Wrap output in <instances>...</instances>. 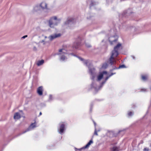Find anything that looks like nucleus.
<instances>
[{"instance_id":"obj_1","label":"nucleus","mask_w":151,"mask_h":151,"mask_svg":"<svg viewBox=\"0 0 151 151\" xmlns=\"http://www.w3.org/2000/svg\"><path fill=\"white\" fill-rule=\"evenodd\" d=\"M121 46V44H118L114 47V50L112 51L111 56L108 61L111 65H114L116 63L115 58L118 55V50Z\"/></svg>"},{"instance_id":"obj_2","label":"nucleus","mask_w":151,"mask_h":151,"mask_svg":"<svg viewBox=\"0 0 151 151\" xmlns=\"http://www.w3.org/2000/svg\"><path fill=\"white\" fill-rule=\"evenodd\" d=\"M107 72L106 71H104L100 73L97 77L96 81H93L91 84V88H94V90L96 91L100 89L104 84L101 85V84L100 86H97L96 85V82L100 81L104 75V74L107 75Z\"/></svg>"},{"instance_id":"obj_3","label":"nucleus","mask_w":151,"mask_h":151,"mask_svg":"<svg viewBox=\"0 0 151 151\" xmlns=\"http://www.w3.org/2000/svg\"><path fill=\"white\" fill-rule=\"evenodd\" d=\"M81 61H82L84 64L88 67L89 73L92 76V79L93 80L94 78V71L95 69L92 65L91 62L88 60H84L83 58L77 57Z\"/></svg>"},{"instance_id":"obj_4","label":"nucleus","mask_w":151,"mask_h":151,"mask_svg":"<svg viewBox=\"0 0 151 151\" xmlns=\"http://www.w3.org/2000/svg\"><path fill=\"white\" fill-rule=\"evenodd\" d=\"M61 19L58 18L56 16L51 17L49 20V25L51 28H53L57 26L60 23Z\"/></svg>"},{"instance_id":"obj_5","label":"nucleus","mask_w":151,"mask_h":151,"mask_svg":"<svg viewBox=\"0 0 151 151\" xmlns=\"http://www.w3.org/2000/svg\"><path fill=\"white\" fill-rule=\"evenodd\" d=\"M59 55L60 60L61 61H64L67 60V51L64 49H61L59 50L57 54Z\"/></svg>"},{"instance_id":"obj_6","label":"nucleus","mask_w":151,"mask_h":151,"mask_svg":"<svg viewBox=\"0 0 151 151\" xmlns=\"http://www.w3.org/2000/svg\"><path fill=\"white\" fill-rule=\"evenodd\" d=\"M39 4L41 9L42 10H47L49 9L47 4L45 1H42Z\"/></svg>"},{"instance_id":"obj_7","label":"nucleus","mask_w":151,"mask_h":151,"mask_svg":"<svg viewBox=\"0 0 151 151\" xmlns=\"http://www.w3.org/2000/svg\"><path fill=\"white\" fill-rule=\"evenodd\" d=\"M65 130V125L63 123L59 124V127L58 128V132L62 134H63L64 131Z\"/></svg>"},{"instance_id":"obj_8","label":"nucleus","mask_w":151,"mask_h":151,"mask_svg":"<svg viewBox=\"0 0 151 151\" xmlns=\"http://www.w3.org/2000/svg\"><path fill=\"white\" fill-rule=\"evenodd\" d=\"M118 37L117 36H114L109 38V41L111 45L114 44L117 41Z\"/></svg>"},{"instance_id":"obj_9","label":"nucleus","mask_w":151,"mask_h":151,"mask_svg":"<svg viewBox=\"0 0 151 151\" xmlns=\"http://www.w3.org/2000/svg\"><path fill=\"white\" fill-rule=\"evenodd\" d=\"M36 127V124L35 123H32L27 129L25 131H23L22 134H24L28 131L33 129L34 128Z\"/></svg>"},{"instance_id":"obj_10","label":"nucleus","mask_w":151,"mask_h":151,"mask_svg":"<svg viewBox=\"0 0 151 151\" xmlns=\"http://www.w3.org/2000/svg\"><path fill=\"white\" fill-rule=\"evenodd\" d=\"M60 36V34H55L53 35H52L49 36L48 38L49 40L51 41L52 40Z\"/></svg>"},{"instance_id":"obj_11","label":"nucleus","mask_w":151,"mask_h":151,"mask_svg":"<svg viewBox=\"0 0 151 151\" xmlns=\"http://www.w3.org/2000/svg\"><path fill=\"white\" fill-rule=\"evenodd\" d=\"M41 9L39 4H37L34 6L33 11L34 12H37L38 11H40Z\"/></svg>"},{"instance_id":"obj_12","label":"nucleus","mask_w":151,"mask_h":151,"mask_svg":"<svg viewBox=\"0 0 151 151\" xmlns=\"http://www.w3.org/2000/svg\"><path fill=\"white\" fill-rule=\"evenodd\" d=\"M43 91V87L42 86L39 87L37 89V92L39 95L41 96L42 94Z\"/></svg>"},{"instance_id":"obj_13","label":"nucleus","mask_w":151,"mask_h":151,"mask_svg":"<svg viewBox=\"0 0 151 151\" xmlns=\"http://www.w3.org/2000/svg\"><path fill=\"white\" fill-rule=\"evenodd\" d=\"M42 37H43L44 38V39L41 41H40L39 42L40 43H42L43 45H45L46 44L47 42L45 41L47 37L46 36H44L43 35H42Z\"/></svg>"},{"instance_id":"obj_14","label":"nucleus","mask_w":151,"mask_h":151,"mask_svg":"<svg viewBox=\"0 0 151 151\" xmlns=\"http://www.w3.org/2000/svg\"><path fill=\"white\" fill-rule=\"evenodd\" d=\"M20 117V115L19 113H16L14 115V118L15 119H19Z\"/></svg>"},{"instance_id":"obj_15","label":"nucleus","mask_w":151,"mask_h":151,"mask_svg":"<svg viewBox=\"0 0 151 151\" xmlns=\"http://www.w3.org/2000/svg\"><path fill=\"white\" fill-rule=\"evenodd\" d=\"M115 73H111V74H110L108 76L106 77V78H105V81H103L102 82L101 85H103V84H104L105 83V82H106V81L108 79V78L109 77H110L112 75H113L114 74H115Z\"/></svg>"},{"instance_id":"obj_16","label":"nucleus","mask_w":151,"mask_h":151,"mask_svg":"<svg viewBox=\"0 0 151 151\" xmlns=\"http://www.w3.org/2000/svg\"><path fill=\"white\" fill-rule=\"evenodd\" d=\"M92 139L90 140L89 142L83 147V148H86L88 147L89 146L93 143Z\"/></svg>"},{"instance_id":"obj_17","label":"nucleus","mask_w":151,"mask_h":151,"mask_svg":"<svg viewBox=\"0 0 151 151\" xmlns=\"http://www.w3.org/2000/svg\"><path fill=\"white\" fill-rule=\"evenodd\" d=\"M80 45V43L79 42H75L74 43L73 45V47L75 48L76 49H77L78 48L79 46Z\"/></svg>"},{"instance_id":"obj_18","label":"nucleus","mask_w":151,"mask_h":151,"mask_svg":"<svg viewBox=\"0 0 151 151\" xmlns=\"http://www.w3.org/2000/svg\"><path fill=\"white\" fill-rule=\"evenodd\" d=\"M44 63V60H41L37 61V65L38 66H40L42 65Z\"/></svg>"},{"instance_id":"obj_19","label":"nucleus","mask_w":151,"mask_h":151,"mask_svg":"<svg viewBox=\"0 0 151 151\" xmlns=\"http://www.w3.org/2000/svg\"><path fill=\"white\" fill-rule=\"evenodd\" d=\"M125 67V66L124 65H121L118 68H117L115 66L113 68L112 70H111V71H112L113 70H115L116 69L123 68L124 67Z\"/></svg>"},{"instance_id":"obj_20","label":"nucleus","mask_w":151,"mask_h":151,"mask_svg":"<svg viewBox=\"0 0 151 151\" xmlns=\"http://www.w3.org/2000/svg\"><path fill=\"white\" fill-rule=\"evenodd\" d=\"M148 76L147 75H142V79L144 81H146L147 79V78Z\"/></svg>"},{"instance_id":"obj_21","label":"nucleus","mask_w":151,"mask_h":151,"mask_svg":"<svg viewBox=\"0 0 151 151\" xmlns=\"http://www.w3.org/2000/svg\"><path fill=\"white\" fill-rule=\"evenodd\" d=\"M72 19H69L66 21L65 23V24H70V23H71V22H72Z\"/></svg>"},{"instance_id":"obj_22","label":"nucleus","mask_w":151,"mask_h":151,"mask_svg":"<svg viewBox=\"0 0 151 151\" xmlns=\"http://www.w3.org/2000/svg\"><path fill=\"white\" fill-rule=\"evenodd\" d=\"M107 66L108 65L107 63H105L103 64L102 68L103 69H105L107 67Z\"/></svg>"},{"instance_id":"obj_23","label":"nucleus","mask_w":151,"mask_h":151,"mask_svg":"<svg viewBox=\"0 0 151 151\" xmlns=\"http://www.w3.org/2000/svg\"><path fill=\"white\" fill-rule=\"evenodd\" d=\"M119 149L116 147H114L112 149V151H118Z\"/></svg>"},{"instance_id":"obj_24","label":"nucleus","mask_w":151,"mask_h":151,"mask_svg":"<svg viewBox=\"0 0 151 151\" xmlns=\"http://www.w3.org/2000/svg\"><path fill=\"white\" fill-rule=\"evenodd\" d=\"M98 132L97 131V128L96 127H95V131H94V135H96V136H98V134L97 133Z\"/></svg>"},{"instance_id":"obj_25","label":"nucleus","mask_w":151,"mask_h":151,"mask_svg":"<svg viewBox=\"0 0 151 151\" xmlns=\"http://www.w3.org/2000/svg\"><path fill=\"white\" fill-rule=\"evenodd\" d=\"M128 114L129 116H131L133 114V113L132 112L130 111L128 113Z\"/></svg>"},{"instance_id":"obj_26","label":"nucleus","mask_w":151,"mask_h":151,"mask_svg":"<svg viewBox=\"0 0 151 151\" xmlns=\"http://www.w3.org/2000/svg\"><path fill=\"white\" fill-rule=\"evenodd\" d=\"M86 45L87 47H91V45L89 43H86Z\"/></svg>"},{"instance_id":"obj_27","label":"nucleus","mask_w":151,"mask_h":151,"mask_svg":"<svg viewBox=\"0 0 151 151\" xmlns=\"http://www.w3.org/2000/svg\"><path fill=\"white\" fill-rule=\"evenodd\" d=\"M144 151H149V149L148 148H144L143 150Z\"/></svg>"},{"instance_id":"obj_28","label":"nucleus","mask_w":151,"mask_h":151,"mask_svg":"<svg viewBox=\"0 0 151 151\" xmlns=\"http://www.w3.org/2000/svg\"><path fill=\"white\" fill-rule=\"evenodd\" d=\"M52 96L51 95H50L49 96V99L50 100H52Z\"/></svg>"},{"instance_id":"obj_29","label":"nucleus","mask_w":151,"mask_h":151,"mask_svg":"<svg viewBox=\"0 0 151 151\" xmlns=\"http://www.w3.org/2000/svg\"><path fill=\"white\" fill-rule=\"evenodd\" d=\"M27 37V35H26L24 36L23 37H22V38H23V39H24L25 38Z\"/></svg>"},{"instance_id":"obj_30","label":"nucleus","mask_w":151,"mask_h":151,"mask_svg":"<svg viewBox=\"0 0 151 151\" xmlns=\"http://www.w3.org/2000/svg\"><path fill=\"white\" fill-rule=\"evenodd\" d=\"M97 130L98 132H99L101 131V128H99L98 129H97Z\"/></svg>"},{"instance_id":"obj_31","label":"nucleus","mask_w":151,"mask_h":151,"mask_svg":"<svg viewBox=\"0 0 151 151\" xmlns=\"http://www.w3.org/2000/svg\"><path fill=\"white\" fill-rule=\"evenodd\" d=\"M33 50L34 51L37 50V49L35 47H34L33 48Z\"/></svg>"},{"instance_id":"obj_32","label":"nucleus","mask_w":151,"mask_h":151,"mask_svg":"<svg viewBox=\"0 0 151 151\" xmlns=\"http://www.w3.org/2000/svg\"><path fill=\"white\" fill-rule=\"evenodd\" d=\"M93 123H94V125L95 128V127H96V122L93 121Z\"/></svg>"},{"instance_id":"obj_33","label":"nucleus","mask_w":151,"mask_h":151,"mask_svg":"<svg viewBox=\"0 0 151 151\" xmlns=\"http://www.w3.org/2000/svg\"><path fill=\"white\" fill-rule=\"evenodd\" d=\"M146 89L145 88L142 89H141L142 91H146Z\"/></svg>"},{"instance_id":"obj_34","label":"nucleus","mask_w":151,"mask_h":151,"mask_svg":"<svg viewBox=\"0 0 151 151\" xmlns=\"http://www.w3.org/2000/svg\"><path fill=\"white\" fill-rule=\"evenodd\" d=\"M93 6V3H92L91 4V6H90V7H91V6Z\"/></svg>"},{"instance_id":"obj_35","label":"nucleus","mask_w":151,"mask_h":151,"mask_svg":"<svg viewBox=\"0 0 151 151\" xmlns=\"http://www.w3.org/2000/svg\"><path fill=\"white\" fill-rule=\"evenodd\" d=\"M131 57H132L133 59H135V57L133 55L131 56Z\"/></svg>"},{"instance_id":"obj_36","label":"nucleus","mask_w":151,"mask_h":151,"mask_svg":"<svg viewBox=\"0 0 151 151\" xmlns=\"http://www.w3.org/2000/svg\"><path fill=\"white\" fill-rule=\"evenodd\" d=\"M70 55H72V56H76V55H74L73 53H71L70 54Z\"/></svg>"},{"instance_id":"obj_37","label":"nucleus","mask_w":151,"mask_h":151,"mask_svg":"<svg viewBox=\"0 0 151 151\" xmlns=\"http://www.w3.org/2000/svg\"><path fill=\"white\" fill-rule=\"evenodd\" d=\"M122 131H123V130H119L118 132V133H120Z\"/></svg>"},{"instance_id":"obj_38","label":"nucleus","mask_w":151,"mask_h":151,"mask_svg":"<svg viewBox=\"0 0 151 151\" xmlns=\"http://www.w3.org/2000/svg\"><path fill=\"white\" fill-rule=\"evenodd\" d=\"M42 114L41 112H40V113L39 115H41Z\"/></svg>"},{"instance_id":"obj_39","label":"nucleus","mask_w":151,"mask_h":151,"mask_svg":"<svg viewBox=\"0 0 151 151\" xmlns=\"http://www.w3.org/2000/svg\"><path fill=\"white\" fill-rule=\"evenodd\" d=\"M150 146L151 147V145H150Z\"/></svg>"}]
</instances>
